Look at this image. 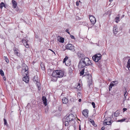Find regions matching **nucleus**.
Here are the masks:
<instances>
[{
	"instance_id": "f257e3e1",
	"label": "nucleus",
	"mask_w": 130,
	"mask_h": 130,
	"mask_svg": "<svg viewBox=\"0 0 130 130\" xmlns=\"http://www.w3.org/2000/svg\"><path fill=\"white\" fill-rule=\"evenodd\" d=\"M75 119V117L72 114H69L68 116H65L63 119V123L66 126H67L69 124V122L71 121L74 120Z\"/></svg>"
},
{
	"instance_id": "f03ea898",
	"label": "nucleus",
	"mask_w": 130,
	"mask_h": 130,
	"mask_svg": "<svg viewBox=\"0 0 130 130\" xmlns=\"http://www.w3.org/2000/svg\"><path fill=\"white\" fill-rule=\"evenodd\" d=\"M64 75V72L61 70H56L53 72L52 76L56 77H62Z\"/></svg>"
},
{
	"instance_id": "7ed1b4c3",
	"label": "nucleus",
	"mask_w": 130,
	"mask_h": 130,
	"mask_svg": "<svg viewBox=\"0 0 130 130\" xmlns=\"http://www.w3.org/2000/svg\"><path fill=\"white\" fill-rule=\"evenodd\" d=\"M101 55L100 54H97L92 57V59L94 61H97L101 60Z\"/></svg>"
},
{
	"instance_id": "20e7f679",
	"label": "nucleus",
	"mask_w": 130,
	"mask_h": 130,
	"mask_svg": "<svg viewBox=\"0 0 130 130\" xmlns=\"http://www.w3.org/2000/svg\"><path fill=\"white\" fill-rule=\"evenodd\" d=\"M82 59L84 61V63L86 64V66L91 65L92 64V61L90 60L87 57H84L83 59Z\"/></svg>"
},
{
	"instance_id": "39448f33",
	"label": "nucleus",
	"mask_w": 130,
	"mask_h": 130,
	"mask_svg": "<svg viewBox=\"0 0 130 130\" xmlns=\"http://www.w3.org/2000/svg\"><path fill=\"white\" fill-rule=\"evenodd\" d=\"M33 81L34 83H36L37 87L38 88V90H40L41 89V87L40 83L38 82V78L37 76H34L33 79Z\"/></svg>"
},
{
	"instance_id": "423d86ee",
	"label": "nucleus",
	"mask_w": 130,
	"mask_h": 130,
	"mask_svg": "<svg viewBox=\"0 0 130 130\" xmlns=\"http://www.w3.org/2000/svg\"><path fill=\"white\" fill-rule=\"evenodd\" d=\"M66 47L67 49L70 50L74 52L75 51L74 46L71 44H68L66 45Z\"/></svg>"
},
{
	"instance_id": "0eeeda50",
	"label": "nucleus",
	"mask_w": 130,
	"mask_h": 130,
	"mask_svg": "<svg viewBox=\"0 0 130 130\" xmlns=\"http://www.w3.org/2000/svg\"><path fill=\"white\" fill-rule=\"evenodd\" d=\"M86 66V64L84 63L83 60L82 59L80 60L78 65V68L79 69L84 68Z\"/></svg>"
},
{
	"instance_id": "6e6552de",
	"label": "nucleus",
	"mask_w": 130,
	"mask_h": 130,
	"mask_svg": "<svg viewBox=\"0 0 130 130\" xmlns=\"http://www.w3.org/2000/svg\"><path fill=\"white\" fill-rule=\"evenodd\" d=\"M91 23L92 25H94L96 22V20L95 17L93 15H90L89 16Z\"/></svg>"
},
{
	"instance_id": "1a4fd4ad",
	"label": "nucleus",
	"mask_w": 130,
	"mask_h": 130,
	"mask_svg": "<svg viewBox=\"0 0 130 130\" xmlns=\"http://www.w3.org/2000/svg\"><path fill=\"white\" fill-rule=\"evenodd\" d=\"M77 55L78 57L80 60V59H83L85 56L82 53L80 52H79L77 53Z\"/></svg>"
},
{
	"instance_id": "9d476101",
	"label": "nucleus",
	"mask_w": 130,
	"mask_h": 130,
	"mask_svg": "<svg viewBox=\"0 0 130 130\" xmlns=\"http://www.w3.org/2000/svg\"><path fill=\"white\" fill-rule=\"evenodd\" d=\"M13 50L14 52V54L15 55L19 57H21V55L19 52H18L17 50L16 49V48H14L13 49Z\"/></svg>"
},
{
	"instance_id": "9b49d317",
	"label": "nucleus",
	"mask_w": 130,
	"mask_h": 130,
	"mask_svg": "<svg viewBox=\"0 0 130 130\" xmlns=\"http://www.w3.org/2000/svg\"><path fill=\"white\" fill-rule=\"evenodd\" d=\"M83 114L86 117H88V111L86 109L84 110L82 112Z\"/></svg>"
},
{
	"instance_id": "f8f14e48",
	"label": "nucleus",
	"mask_w": 130,
	"mask_h": 130,
	"mask_svg": "<svg viewBox=\"0 0 130 130\" xmlns=\"http://www.w3.org/2000/svg\"><path fill=\"white\" fill-rule=\"evenodd\" d=\"M113 32L115 34H116L118 32V29L117 26H114L113 29Z\"/></svg>"
},
{
	"instance_id": "ddd939ff",
	"label": "nucleus",
	"mask_w": 130,
	"mask_h": 130,
	"mask_svg": "<svg viewBox=\"0 0 130 130\" xmlns=\"http://www.w3.org/2000/svg\"><path fill=\"white\" fill-rule=\"evenodd\" d=\"M22 66H23L22 71L28 70V68L26 64L24 63L22 64Z\"/></svg>"
},
{
	"instance_id": "4468645a",
	"label": "nucleus",
	"mask_w": 130,
	"mask_h": 130,
	"mask_svg": "<svg viewBox=\"0 0 130 130\" xmlns=\"http://www.w3.org/2000/svg\"><path fill=\"white\" fill-rule=\"evenodd\" d=\"M42 99L43 101V102L45 105V106H46L47 105V100L46 98V97L45 96H43L42 98Z\"/></svg>"
},
{
	"instance_id": "2eb2a0df",
	"label": "nucleus",
	"mask_w": 130,
	"mask_h": 130,
	"mask_svg": "<svg viewBox=\"0 0 130 130\" xmlns=\"http://www.w3.org/2000/svg\"><path fill=\"white\" fill-rule=\"evenodd\" d=\"M23 80L26 83H27L29 80L28 76H26L23 77Z\"/></svg>"
},
{
	"instance_id": "dca6fc26",
	"label": "nucleus",
	"mask_w": 130,
	"mask_h": 130,
	"mask_svg": "<svg viewBox=\"0 0 130 130\" xmlns=\"http://www.w3.org/2000/svg\"><path fill=\"white\" fill-rule=\"evenodd\" d=\"M58 40L59 42L63 43L64 42V39L61 37L59 36L58 37Z\"/></svg>"
},
{
	"instance_id": "f3484780",
	"label": "nucleus",
	"mask_w": 130,
	"mask_h": 130,
	"mask_svg": "<svg viewBox=\"0 0 130 130\" xmlns=\"http://www.w3.org/2000/svg\"><path fill=\"white\" fill-rule=\"evenodd\" d=\"M62 101L64 104H66L68 102V100L66 98H63L62 99Z\"/></svg>"
},
{
	"instance_id": "a211bd4d",
	"label": "nucleus",
	"mask_w": 130,
	"mask_h": 130,
	"mask_svg": "<svg viewBox=\"0 0 130 130\" xmlns=\"http://www.w3.org/2000/svg\"><path fill=\"white\" fill-rule=\"evenodd\" d=\"M54 71L53 69H48V73L50 75H52V74L53 72Z\"/></svg>"
},
{
	"instance_id": "6ab92c4d",
	"label": "nucleus",
	"mask_w": 130,
	"mask_h": 130,
	"mask_svg": "<svg viewBox=\"0 0 130 130\" xmlns=\"http://www.w3.org/2000/svg\"><path fill=\"white\" fill-rule=\"evenodd\" d=\"M12 6L13 7V8H15L17 5V3L15 1H12Z\"/></svg>"
},
{
	"instance_id": "aec40b11",
	"label": "nucleus",
	"mask_w": 130,
	"mask_h": 130,
	"mask_svg": "<svg viewBox=\"0 0 130 130\" xmlns=\"http://www.w3.org/2000/svg\"><path fill=\"white\" fill-rule=\"evenodd\" d=\"M114 85H115V84H114L113 83H112V82L111 83L109 86V91L112 88V87Z\"/></svg>"
},
{
	"instance_id": "412c9836",
	"label": "nucleus",
	"mask_w": 130,
	"mask_h": 130,
	"mask_svg": "<svg viewBox=\"0 0 130 130\" xmlns=\"http://www.w3.org/2000/svg\"><path fill=\"white\" fill-rule=\"evenodd\" d=\"M65 63L66 65L67 66H70L71 64L70 61L69 60H68Z\"/></svg>"
},
{
	"instance_id": "4be33fe9",
	"label": "nucleus",
	"mask_w": 130,
	"mask_h": 130,
	"mask_svg": "<svg viewBox=\"0 0 130 130\" xmlns=\"http://www.w3.org/2000/svg\"><path fill=\"white\" fill-rule=\"evenodd\" d=\"M127 67L128 69V70H130V59H128L127 62Z\"/></svg>"
},
{
	"instance_id": "5701e85b",
	"label": "nucleus",
	"mask_w": 130,
	"mask_h": 130,
	"mask_svg": "<svg viewBox=\"0 0 130 130\" xmlns=\"http://www.w3.org/2000/svg\"><path fill=\"white\" fill-rule=\"evenodd\" d=\"M96 62H97V64L98 66L99 67H100L101 66V64L102 63L101 62V60H99V61H95Z\"/></svg>"
},
{
	"instance_id": "b1692460",
	"label": "nucleus",
	"mask_w": 130,
	"mask_h": 130,
	"mask_svg": "<svg viewBox=\"0 0 130 130\" xmlns=\"http://www.w3.org/2000/svg\"><path fill=\"white\" fill-rule=\"evenodd\" d=\"M84 68H83L82 70L80 71V75H83L84 73Z\"/></svg>"
},
{
	"instance_id": "393cba45",
	"label": "nucleus",
	"mask_w": 130,
	"mask_h": 130,
	"mask_svg": "<svg viewBox=\"0 0 130 130\" xmlns=\"http://www.w3.org/2000/svg\"><path fill=\"white\" fill-rule=\"evenodd\" d=\"M28 40L27 41L26 39H23L22 40V41L24 44H25V43H26L27 42H28Z\"/></svg>"
},
{
	"instance_id": "a878e982",
	"label": "nucleus",
	"mask_w": 130,
	"mask_h": 130,
	"mask_svg": "<svg viewBox=\"0 0 130 130\" xmlns=\"http://www.w3.org/2000/svg\"><path fill=\"white\" fill-rule=\"evenodd\" d=\"M3 6L5 7V5L3 2H2L0 4V8L2 9Z\"/></svg>"
},
{
	"instance_id": "bb28decb",
	"label": "nucleus",
	"mask_w": 130,
	"mask_h": 130,
	"mask_svg": "<svg viewBox=\"0 0 130 130\" xmlns=\"http://www.w3.org/2000/svg\"><path fill=\"white\" fill-rule=\"evenodd\" d=\"M90 121V122L95 127L97 125L95 124L94 121L93 120Z\"/></svg>"
},
{
	"instance_id": "cd10ccee",
	"label": "nucleus",
	"mask_w": 130,
	"mask_h": 130,
	"mask_svg": "<svg viewBox=\"0 0 130 130\" xmlns=\"http://www.w3.org/2000/svg\"><path fill=\"white\" fill-rule=\"evenodd\" d=\"M119 17H117L115 18V20H116L115 21V22L116 23H118V21H120V20H119Z\"/></svg>"
},
{
	"instance_id": "c85d7f7f",
	"label": "nucleus",
	"mask_w": 130,
	"mask_h": 130,
	"mask_svg": "<svg viewBox=\"0 0 130 130\" xmlns=\"http://www.w3.org/2000/svg\"><path fill=\"white\" fill-rule=\"evenodd\" d=\"M4 58L5 60L6 61V62L7 63H8L9 62V60L8 58L6 57L5 56L4 57Z\"/></svg>"
},
{
	"instance_id": "c756f323",
	"label": "nucleus",
	"mask_w": 130,
	"mask_h": 130,
	"mask_svg": "<svg viewBox=\"0 0 130 130\" xmlns=\"http://www.w3.org/2000/svg\"><path fill=\"white\" fill-rule=\"evenodd\" d=\"M68 57L67 56H66V57H65V58H64V59H63V62H66L68 60Z\"/></svg>"
},
{
	"instance_id": "7c9ffc66",
	"label": "nucleus",
	"mask_w": 130,
	"mask_h": 130,
	"mask_svg": "<svg viewBox=\"0 0 130 130\" xmlns=\"http://www.w3.org/2000/svg\"><path fill=\"white\" fill-rule=\"evenodd\" d=\"M0 74L1 75H2V76H4V72H3V71L1 69L0 70Z\"/></svg>"
},
{
	"instance_id": "2f4dec72",
	"label": "nucleus",
	"mask_w": 130,
	"mask_h": 130,
	"mask_svg": "<svg viewBox=\"0 0 130 130\" xmlns=\"http://www.w3.org/2000/svg\"><path fill=\"white\" fill-rule=\"evenodd\" d=\"M80 85V84L79 83H78V85H77V87H76V89H78L79 90H80V89H81Z\"/></svg>"
},
{
	"instance_id": "473e14b6",
	"label": "nucleus",
	"mask_w": 130,
	"mask_h": 130,
	"mask_svg": "<svg viewBox=\"0 0 130 130\" xmlns=\"http://www.w3.org/2000/svg\"><path fill=\"white\" fill-rule=\"evenodd\" d=\"M119 115V114L118 112V111H116L115 113V116L116 117H118Z\"/></svg>"
},
{
	"instance_id": "72a5a7b5",
	"label": "nucleus",
	"mask_w": 130,
	"mask_h": 130,
	"mask_svg": "<svg viewBox=\"0 0 130 130\" xmlns=\"http://www.w3.org/2000/svg\"><path fill=\"white\" fill-rule=\"evenodd\" d=\"M106 120H107L106 119H105L104 121L103 122V124H104V125H107V121H106Z\"/></svg>"
},
{
	"instance_id": "f704fd0d",
	"label": "nucleus",
	"mask_w": 130,
	"mask_h": 130,
	"mask_svg": "<svg viewBox=\"0 0 130 130\" xmlns=\"http://www.w3.org/2000/svg\"><path fill=\"white\" fill-rule=\"evenodd\" d=\"M24 71V73L25 74V75H26V76H28V71Z\"/></svg>"
},
{
	"instance_id": "c9c22d12",
	"label": "nucleus",
	"mask_w": 130,
	"mask_h": 130,
	"mask_svg": "<svg viewBox=\"0 0 130 130\" xmlns=\"http://www.w3.org/2000/svg\"><path fill=\"white\" fill-rule=\"evenodd\" d=\"M125 119H121L120 120H119L118 121L119 122H122L123 121H125Z\"/></svg>"
},
{
	"instance_id": "e433bc0d",
	"label": "nucleus",
	"mask_w": 130,
	"mask_h": 130,
	"mask_svg": "<svg viewBox=\"0 0 130 130\" xmlns=\"http://www.w3.org/2000/svg\"><path fill=\"white\" fill-rule=\"evenodd\" d=\"M3 120L4 124L5 125H6L7 124V122L5 118H4Z\"/></svg>"
},
{
	"instance_id": "4c0bfd02",
	"label": "nucleus",
	"mask_w": 130,
	"mask_h": 130,
	"mask_svg": "<svg viewBox=\"0 0 130 130\" xmlns=\"http://www.w3.org/2000/svg\"><path fill=\"white\" fill-rule=\"evenodd\" d=\"M27 42H27V43H25V45L26 48H28L29 47V45L27 43Z\"/></svg>"
},
{
	"instance_id": "58836bf2",
	"label": "nucleus",
	"mask_w": 130,
	"mask_h": 130,
	"mask_svg": "<svg viewBox=\"0 0 130 130\" xmlns=\"http://www.w3.org/2000/svg\"><path fill=\"white\" fill-rule=\"evenodd\" d=\"M112 82V83H113L114 84H115V85L116 84H117L118 83V82L117 81H113Z\"/></svg>"
},
{
	"instance_id": "ea45409f",
	"label": "nucleus",
	"mask_w": 130,
	"mask_h": 130,
	"mask_svg": "<svg viewBox=\"0 0 130 130\" xmlns=\"http://www.w3.org/2000/svg\"><path fill=\"white\" fill-rule=\"evenodd\" d=\"M128 95V93L127 92V91H126L125 92L124 95V96L126 97L127 96V95Z\"/></svg>"
},
{
	"instance_id": "a19ab883",
	"label": "nucleus",
	"mask_w": 130,
	"mask_h": 130,
	"mask_svg": "<svg viewBox=\"0 0 130 130\" xmlns=\"http://www.w3.org/2000/svg\"><path fill=\"white\" fill-rule=\"evenodd\" d=\"M92 105L93 108H95V104L94 102H92L91 103Z\"/></svg>"
},
{
	"instance_id": "79ce46f5",
	"label": "nucleus",
	"mask_w": 130,
	"mask_h": 130,
	"mask_svg": "<svg viewBox=\"0 0 130 130\" xmlns=\"http://www.w3.org/2000/svg\"><path fill=\"white\" fill-rule=\"evenodd\" d=\"M68 70H69L70 73H71L72 72V70L70 68H69Z\"/></svg>"
},
{
	"instance_id": "37998d69",
	"label": "nucleus",
	"mask_w": 130,
	"mask_h": 130,
	"mask_svg": "<svg viewBox=\"0 0 130 130\" xmlns=\"http://www.w3.org/2000/svg\"><path fill=\"white\" fill-rule=\"evenodd\" d=\"M111 123V122L110 121L109 122H107V125H110Z\"/></svg>"
},
{
	"instance_id": "c03bdc74",
	"label": "nucleus",
	"mask_w": 130,
	"mask_h": 130,
	"mask_svg": "<svg viewBox=\"0 0 130 130\" xmlns=\"http://www.w3.org/2000/svg\"><path fill=\"white\" fill-rule=\"evenodd\" d=\"M70 37L72 39H75V38L74 36L73 35H71Z\"/></svg>"
},
{
	"instance_id": "a18cd8bd",
	"label": "nucleus",
	"mask_w": 130,
	"mask_h": 130,
	"mask_svg": "<svg viewBox=\"0 0 130 130\" xmlns=\"http://www.w3.org/2000/svg\"><path fill=\"white\" fill-rule=\"evenodd\" d=\"M79 2H78V1L76 2V5L77 6H79Z\"/></svg>"
},
{
	"instance_id": "49530a36",
	"label": "nucleus",
	"mask_w": 130,
	"mask_h": 130,
	"mask_svg": "<svg viewBox=\"0 0 130 130\" xmlns=\"http://www.w3.org/2000/svg\"><path fill=\"white\" fill-rule=\"evenodd\" d=\"M16 10L18 12H20V10H19V9L18 8H16Z\"/></svg>"
},
{
	"instance_id": "de8ad7c7",
	"label": "nucleus",
	"mask_w": 130,
	"mask_h": 130,
	"mask_svg": "<svg viewBox=\"0 0 130 130\" xmlns=\"http://www.w3.org/2000/svg\"><path fill=\"white\" fill-rule=\"evenodd\" d=\"M82 23L84 25H87V23H85L84 22L83 23Z\"/></svg>"
},
{
	"instance_id": "09e8293b",
	"label": "nucleus",
	"mask_w": 130,
	"mask_h": 130,
	"mask_svg": "<svg viewBox=\"0 0 130 130\" xmlns=\"http://www.w3.org/2000/svg\"><path fill=\"white\" fill-rule=\"evenodd\" d=\"M123 111H124L127 110V109L126 108H124L123 109Z\"/></svg>"
},
{
	"instance_id": "8fccbe9b",
	"label": "nucleus",
	"mask_w": 130,
	"mask_h": 130,
	"mask_svg": "<svg viewBox=\"0 0 130 130\" xmlns=\"http://www.w3.org/2000/svg\"><path fill=\"white\" fill-rule=\"evenodd\" d=\"M126 100V97L124 96L123 98V101H125Z\"/></svg>"
},
{
	"instance_id": "3c124183",
	"label": "nucleus",
	"mask_w": 130,
	"mask_h": 130,
	"mask_svg": "<svg viewBox=\"0 0 130 130\" xmlns=\"http://www.w3.org/2000/svg\"><path fill=\"white\" fill-rule=\"evenodd\" d=\"M105 129V127L104 126L103 127L101 128V129L102 130H104Z\"/></svg>"
},
{
	"instance_id": "603ef678",
	"label": "nucleus",
	"mask_w": 130,
	"mask_h": 130,
	"mask_svg": "<svg viewBox=\"0 0 130 130\" xmlns=\"http://www.w3.org/2000/svg\"><path fill=\"white\" fill-rule=\"evenodd\" d=\"M69 30V29L68 28L66 29V31L67 32H68Z\"/></svg>"
},
{
	"instance_id": "864d4df0",
	"label": "nucleus",
	"mask_w": 130,
	"mask_h": 130,
	"mask_svg": "<svg viewBox=\"0 0 130 130\" xmlns=\"http://www.w3.org/2000/svg\"><path fill=\"white\" fill-rule=\"evenodd\" d=\"M80 125L79 126V130H81Z\"/></svg>"
},
{
	"instance_id": "5fc2aeb1",
	"label": "nucleus",
	"mask_w": 130,
	"mask_h": 130,
	"mask_svg": "<svg viewBox=\"0 0 130 130\" xmlns=\"http://www.w3.org/2000/svg\"><path fill=\"white\" fill-rule=\"evenodd\" d=\"M81 101H82V100L80 99H79L78 100V101H79V102H81Z\"/></svg>"
},
{
	"instance_id": "6e6d98bb",
	"label": "nucleus",
	"mask_w": 130,
	"mask_h": 130,
	"mask_svg": "<svg viewBox=\"0 0 130 130\" xmlns=\"http://www.w3.org/2000/svg\"><path fill=\"white\" fill-rule=\"evenodd\" d=\"M3 79L4 80H6V78H5V77H3Z\"/></svg>"
},
{
	"instance_id": "4d7b16f0",
	"label": "nucleus",
	"mask_w": 130,
	"mask_h": 130,
	"mask_svg": "<svg viewBox=\"0 0 130 130\" xmlns=\"http://www.w3.org/2000/svg\"><path fill=\"white\" fill-rule=\"evenodd\" d=\"M30 105V104L28 103L27 104V106H29V105Z\"/></svg>"
},
{
	"instance_id": "13d9d810",
	"label": "nucleus",
	"mask_w": 130,
	"mask_h": 130,
	"mask_svg": "<svg viewBox=\"0 0 130 130\" xmlns=\"http://www.w3.org/2000/svg\"><path fill=\"white\" fill-rule=\"evenodd\" d=\"M81 94V93H79H79H78V95H80Z\"/></svg>"
},
{
	"instance_id": "bf43d9fd",
	"label": "nucleus",
	"mask_w": 130,
	"mask_h": 130,
	"mask_svg": "<svg viewBox=\"0 0 130 130\" xmlns=\"http://www.w3.org/2000/svg\"><path fill=\"white\" fill-rule=\"evenodd\" d=\"M89 119V121H90L93 120L92 119Z\"/></svg>"
},
{
	"instance_id": "052dcab7",
	"label": "nucleus",
	"mask_w": 130,
	"mask_h": 130,
	"mask_svg": "<svg viewBox=\"0 0 130 130\" xmlns=\"http://www.w3.org/2000/svg\"><path fill=\"white\" fill-rule=\"evenodd\" d=\"M128 32L129 33H130V29H129V31Z\"/></svg>"
},
{
	"instance_id": "680f3d73",
	"label": "nucleus",
	"mask_w": 130,
	"mask_h": 130,
	"mask_svg": "<svg viewBox=\"0 0 130 130\" xmlns=\"http://www.w3.org/2000/svg\"><path fill=\"white\" fill-rule=\"evenodd\" d=\"M128 121L130 122V119H128Z\"/></svg>"
},
{
	"instance_id": "e2e57ef3",
	"label": "nucleus",
	"mask_w": 130,
	"mask_h": 130,
	"mask_svg": "<svg viewBox=\"0 0 130 130\" xmlns=\"http://www.w3.org/2000/svg\"><path fill=\"white\" fill-rule=\"evenodd\" d=\"M52 51L53 52V53H54L55 54V52L54 51Z\"/></svg>"
},
{
	"instance_id": "0e129e2a",
	"label": "nucleus",
	"mask_w": 130,
	"mask_h": 130,
	"mask_svg": "<svg viewBox=\"0 0 130 130\" xmlns=\"http://www.w3.org/2000/svg\"><path fill=\"white\" fill-rule=\"evenodd\" d=\"M67 33L68 34H70V33L68 31V32H67Z\"/></svg>"
},
{
	"instance_id": "69168bd1",
	"label": "nucleus",
	"mask_w": 130,
	"mask_h": 130,
	"mask_svg": "<svg viewBox=\"0 0 130 130\" xmlns=\"http://www.w3.org/2000/svg\"><path fill=\"white\" fill-rule=\"evenodd\" d=\"M124 15H122V17H124Z\"/></svg>"
},
{
	"instance_id": "338daca9",
	"label": "nucleus",
	"mask_w": 130,
	"mask_h": 130,
	"mask_svg": "<svg viewBox=\"0 0 130 130\" xmlns=\"http://www.w3.org/2000/svg\"><path fill=\"white\" fill-rule=\"evenodd\" d=\"M44 67L43 68H42V69L43 70H44Z\"/></svg>"
},
{
	"instance_id": "774afa93",
	"label": "nucleus",
	"mask_w": 130,
	"mask_h": 130,
	"mask_svg": "<svg viewBox=\"0 0 130 130\" xmlns=\"http://www.w3.org/2000/svg\"><path fill=\"white\" fill-rule=\"evenodd\" d=\"M112 0H109V1L110 2H111V1H112Z\"/></svg>"
}]
</instances>
